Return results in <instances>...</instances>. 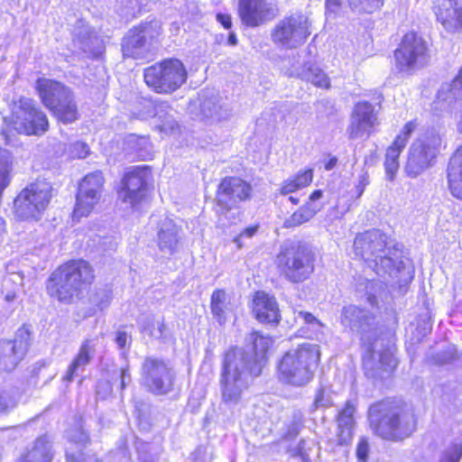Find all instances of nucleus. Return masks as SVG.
<instances>
[{
    "instance_id": "obj_61",
    "label": "nucleus",
    "mask_w": 462,
    "mask_h": 462,
    "mask_svg": "<svg viewBox=\"0 0 462 462\" xmlns=\"http://www.w3.org/2000/svg\"><path fill=\"white\" fill-rule=\"evenodd\" d=\"M326 7L328 12L336 14L340 7V3L338 0H326Z\"/></svg>"
},
{
    "instance_id": "obj_17",
    "label": "nucleus",
    "mask_w": 462,
    "mask_h": 462,
    "mask_svg": "<svg viewBox=\"0 0 462 462\" xmlns=\"http://www.w3.org/2000/svg\"><path fill=\"white\" fill-rule=\"evenodd\" d=\"M379 124L374 106L367 101L356 104L346 128L348 138L356 140L364 135L369 136Z\"/></svg>"
},
{
    "instance_id": "obj_56",
    "label": "nucleus",
    "mask_w": 462,
    "mask_h": 462,
    "mask_svg": "<svg viewBox=\"0 0 462 462\" xmlns=\"http://www.w3.org/2000/svg\"><path fill=\"white\" fill-rule=\"evenodd\" d=\"M188 13L193 19L199 17L201 14L199 3L196 0H188L186 3Z\"/></svg>"
},
{
    "instance_id": "obj_51",
    "label": "nucleus",
    "mask_w": 462,
    "mask_h": 462,
    "mask_svg": "<svg viewBox=\"0 0 462 462\" xmlns=\"http://www.w3.org/2000/svg\"><path fill=\"white\" fill-rule=\"evenodd\" d=\"M369 452V445L365 439H361L356 448V456L359 461L366 462Z\"/></svg>"
},
{
    "instance_id": "obj_4",
    "label": "nucleus",
    "mask_w": 462,
    "mask_h": 462,
    "mask_svg": "<svg viewBox=\"0 0 462 462\" xmlns=\"http://www.w3.org/2000/svg\"><path fill=\"white\" fill-rule=\"evenodd\" d=\"M368 417L374 433L384 439H403L415 430L413 414L406 406L395 402H380L373 404L369 408Z\"/></svg>"
},
{
    "instance_id": "obj_32",
    "label": "nucleus",
    "mask_w": 462,
    "mask_h": 462,
    "mask_svg": "<svg viewBox=\"0 0 462 462\" xmlns=\"http://www.w3.org/2000/svg\"><path fill=\"white\" fill-rule=\"evenodd\" d=\"M295 319L301 321L303 326L301 328L302 333L306 337L315 338L320 340L325 335V325L318 319L312 313L303 310H296Z\"/></svg>"
},
{
    "instance_id": "obj_20",
    "label": "nucleus",
    "mask_w": 462,
    "mask_h": 462,
    "mask_svg": "<svg viewBox=\"0 0 462 462\" xmlns=\"http://www.w3.org/2000/svg\"><path fill=\"white\" fill-rule=\"evenodd\" d=\"M239 15L244 24L257 27L276 16V11L266 0H239Z\"/></svg>"
},
{
    "instance_id": "obj_34",
    "label": "nucleus",
    "mask_w": 462,
    "mask_h": 462,
    "mask_svg": "<svg viewBox=\"0 0 462 462\" xmlns=\"http://www.w3.org/2000/svg\"><path fill=\"white\" fill-rule=\"evenodd\" d=\"M58 120L69 124L78 119V107L74 100L73 93L70 91L68 97H63L60 102L49 108Z\"/></svg>"
},
{
    "instance_id": "obj_24",
    "label": "nucleus",
    "mask_w": 462,
    "mask_h": 462,
    "mask_svg": "<svg viewBox=\"0 0 462 462\" xmlns=\"http://www.w3.org/2000/svg\"><path fill=\"white\" fill-rule=\"evenodd\" d=\"M435 14L448 31L462 27V0H437Z\"/></svg>"
},
{
    "instance_id": "obj_47",
    "label": "nucleus",
    "mask_w": 462,
    "mask_h": 462,
    "mask_svg": "<svg viewBox=\"0 0 462 462\" xmlns=\"http://www.w3.org/2000/svg\"><path fill=\"white\" fill-rule=\"evenodd\" d=\"M67 438L70 442L79 445H85L88 440V436L82 429L81 424H79L75 429L69 430Z\"/></svg>"
},
{
    "instance_id": "obj_19",
    "label": "nucleus",
    "mask_w": 462,
    "mask_h": 462,
    "mask_svg": "<svg viewBox=\"0 0 462 462\" xmlns=\"http://www.w3.org/2000/svg\"><path fill=\"white\" fill-rule=\"evenodd\" d=\"M30 345V334L21 328L13 341L0 343V371H12L26 354Z\"/></svg>"
},
{
    "instance_id": "obj_44",
    "label": "nucleus",
    "mask_w": 462,
    "mask_h": 462,
    "mask_svg": "<svg viewBox=\"0 0 462 462\" xmlns=\"http://www.w3.org/2000/svg\"><path fill=\"white\" fill-rule=\"evenodd\" d=\"M139 0H118L117 12L125 17H133L140 13Z\"/></svg>"
},
{
    "instance_id": "obj_3",
    "label": "nucleus",
    "mask_w": 462,
    "mask_h": 462,
    "mask_svg": "<svg viewBox=\"0 0 462 462\" xmlns=\"http://www.w3.org/2000/svg\"><path fill=\"white\" fill-rule=\"evenodd\" d=\"M354 251L380 276L388 274L397 278L398 274L407 273L411 278V272L406 270L402 250L378 229L358 234L354 240Z\"/></svg>"
},
{
    "instance_id": "obj_29",
    "label": "nucleus",
    "mask_w": 462,
    "mask_h": 462,
    "mask_svg": "<svg viewBox=\"0 0 462 462\" xmlns=\"http://www.w3.org/2000/svg\"><path fill=\"white\" fill-rule=\"evenodd\" d=\"M150 51V43L134 28L130 30L122 42L125 58L144 59Z\"/></svg>"
},
{
    "instance_id": "obj_28",
    "label": "nucleus",
    "mask_w": 462,
    "mask_h": 462,
    "mask_svg": "<svg viewBox=\"0 0 462 462\" xmlns=\"http://www.w3.org/2000/svg\"><path fill=\"white\" fill-rule=\"evenodd\" d=\"M447 179L450 193L462 199V145L452 154L447 167Z\"/></svg>"
},
{
    "instance_id": "obj_43",
    "label": "nucleus",
    "mask_w": 462,
    "mask_h": 462,
    "mask_svg": "<svg viewBox=\"0 0 462 462\" xmlns=\"http://www.w3.org/2000/svg\"><path fill=\"white\" fill-rule=\"evenodd\" d=\"M144 107L147 111L143 114L145 118L147 117H158L160 120L163 121L166 119V109L168 106L162 102L146 100L144 101Z\"/></svg>"
},
{
    "instance_id": "obj_39",
    "label": "nucleus",
    "mask_w": 462,
    "mask_h": 462,
    "mask_svg": "<svg viewBox=\"0 0 462 462\" xmlns=\"http://www.w3.org/2000/svg\"><path fill=\"white\" fill-rule=\"evenodd\" d=\"M166 327L163 319H155L152 316L146 317L141 322V332L152 338H162L165 335Z\"/></svg>"
},
{
    "instance_id": "obj_15",
    "label": "nucleus",
    "mask_w": 462,
    "mask_h": 462,
    "mask_svg": "<svg viewBox=\"0 0 462 462\" xmlns=\"http://www.w3.org/2000/svg\"><path fill=\"white\" fill-rule=\"evenodd\" d=\"M152 172L148 166L131 168L124 176L119 198L132 208H136L146 198Z\"/></svg>"
},
{
    "instance_id": "obj_57",
    "label": "nucleus",
    "mask_w": 462,
    "mask_h": 462,
    "mask_svg": "<svg viewBox=\"0 0 462 462\" xmlns=\"http://www.w3.org/2000/svg\"><path fill=\"white\" fill-rule=\"evenodd\" d=\"M131 374L129 372L128 365L122 367L120 369V388L121 390L125 389V387L131 383Z\"/></svg>"
},
{
    "instance_id": "obj_9",
    "label": "nucleus",
    "mask_w": 462,
    "mask_h": 462,
    "mask_svg": "<svg viewBox=\"0 0 462 462\" xmlns=\"http://www.w3.org/2000/svg\"><path fill=\"white\" fill-rule=\"evenodd\" d=\"M143 78L146 85L156 93L171 94L185 83L187 71L180 60L169 59L146 68Z\"/></svg>"
},
{
    "instance_id": "obj_12",
    "label": "nucleus",
    "mask_w": 462,
    "mask_h": 462,
    "mask_svg": "<svg viewBox=\"0 0 462 462\" xmlns=\"http://www.w3.org/2000/svg\"><path fill=\"white\" fill-rule=\"evenodd\" d=\"M11 124L17 133L27 135L43 134L49 127L46 115L28 97H20L14 102Z\"/></svg>"
},
{
    "instance_id": "obj_2",
    "label": "nucleus",
    "mask_w": 462,
    "mask_h": 462,
    "mask_svg": "<svg viewBox=\"0 0 462 462\" xmlns=\"http://www.w3.org/2000/svg\"><path fill=\"white\" fill-rule=\"evenodd\" d=\"M374 317L367 310L355 305L343 308L341 324L345 328L361 335V339L367 346L363 355L365 374L368 378L383 380L388 378L397 366V359L390 348L379 354L374 352L370 337L375 335Z\"/></svg>"
},
{
    "instance_id": "obj_25",
    "label": "nucleus",
    "mask_w": 462,
    "mask_h": 462,
    "mask_svg": "<svg viewBox=\"0 0 462 462\" xmlns=\"http://www.w3.org/2000/svg\"><path fill=\"white\" fill-rule=\"evenodd\" d=\"M95 354V343L93 339H86L80 346L79 352L69 365L62 380L70 383L76 376L81 374L90 364Z\"/></svg>"
},
{
    "instance_id": "obj_59",
    "label": "nucleus",
    "mask_w": 462,
    "mask_h": 462,
    "mask_svg": "<svg viewBox=\"0 0 462 462\" xmlns=\"http://www.w3.org/2000/svg\"><path fill=\"white\" fill-rule=\"evenodd\" d=\"M217 20L223 25L224 28H226V29L231 28L232 20H231V16L229 14H217Z\"/></svg>"
},
{
    "instance_id": "obj_14",
    "label": "nucleus",
    "mask_w": 462,
    "mask_h": 462,
    "mask_svg": "<svg viewBox=\"0 0 462 462\" xmlns=\"http://www.w3.org/2000/svg\"><path fill=\"white\" fill-rule=\"evenodd\" d=\"M143 385L150 393L162 395L170 393L174 384L175 372L169 362L163 359L148 356L141 367Z\"/></svg>"
},
{
    "instance_id": "obj_64",
    "label": "nucleus",
    "mask_w": 462,
    "mask_h": 462,
    "mask_svg": "<svg viewBox=\"0 0 462 462\" xmlns=\"http://www.w3.org/2000/svg\"><path fill=\"white\" fill-rule=\"evenodd\" d=\"M337 159L336 157H332L330 158L325 164V169L327 171H330L332 170L336 165H337Z\"/></svg>"
},
{
    "instance_id": "obj_49",
    "label": "nucleus",
    "mask_w": 462,
    "mask_h": 462,
    "mask_svg": "<svg viewBox=\"0 0 462 462\" xmlns=\"http://www.w3.org/2000/svg\"><path fill=\"white\" fill-rule=\"evenodd\" d=\"M111 300V294L106 290L98 291L95 297L92 298V302L96 304L100 310L107 307Z\"/></svg>"
},
{
    "instance_id": "obj_1",
    "label": "nucleus",
    "mask_w": 462,
    "mask_h": 462,
    "mask_svg": "<svg viewBox=\"0 0 462 462\" xmlns=\"http://www.w3.org/2000/svg\"><path fill=\"white\" fill-rule=\"evenodd\" d=\"M245 341L246 349L231 348L223 361L219 383L222 402L228 406L237 404L243 392L261 374L273 343L271 337L257 331L250 333Z\"/></svg>"
},
{
    "instance_id": "obj_35",
    "label": "nucleus",
    "mask_w": 462,
    "mask_h": 462,
    "mask_svg": "<svg viewBox=\"0 0 462 462\" xmlns=\"http://www.w3.org/2000/svg\"><path fill=\"white\" fill-rule=\"evenodd\" d=\"M313 180V171L311 169L299 171L296 175L283 180L279 189L282 196H287L299 189L308 187Z\"/></svg>"
},
{
    "instance_id": "obj_62",
    "label": "nucleus",
    "mask_w": 462,
    "mask_h": 462,
    "mask_svg": "<svg viewBox=\"0 0 462 462\" xmlns=\"http://www.w3.org/2000/svg\"><path fill=\"white\" fill-rule=\"evenodd\" d=\"M323 196V192L320 189L314 190L309 197L306 203L317 204L316 201L320 199Z\"/></svg>"
},
{
    "instance_id": "obj_58",
    "label": "nucleus",
    "mask_w": 462,
    "mask_h": 462,
    "mask_svg": "<svg viewBox=\"0 0 462 462\" xmlns=\"http://www.w3.org/2000/svg\"><path fill=\"white\" fill-rule=\"evenodd\" d=\"M88 37H83L82 40H79L80 42V49L84 52L90 51V44L93 42L94 40H97L96 36H93L91 33L87 31Z\"/></svg>"
},
{
    "instance_id": "obj_55",
    "label": "nucleus",
    "mask_w": 462,
    "mask_h": 462,
    "mask_svg": "<svg viewBox=\"0 0 462 462\" xmlns=\"http://www.w3.org/2000/svg\"><path fill=\"white\" fill-rule=\"evenodd\" d=\"M79 456H81V454L78 455L72 451H69V449L66 451V458L68 462H102L95 457H88L87 458L79 459Z\"/></svg>"
},
{
    "instance_id": "obj_8",
    "label": "nucleus",
    "mask_w": 462,
    "mask_h": 462,
    "mask_svg": "<svg viewBox=\"0 0 462 462\" xmlns=\"http://www.w3.org/2000/svg\"><path fill=\"white\" fill-rule=\"evenodd\" d=\"M50 182L37 180L24 188L14 201V216L20 220L38 221L51 199Z\"/></svg>"
},
{
    "instance_id": "obj_13",
    "label": "nucleus",
    "mask_w": 462,
    "mask_h": 462,
    "mask_svg": "<svg viewBox=\"0 0 462 462\" xmlns=\"http://www.w3.org/2000/svg\"><path fill=\"white\" fill-rule=\"evenodd\" d=\"M252 186L238 177H226L219 183L216 194L217 213L226 219H236V213L231 212L238 203L251 198Z\"/></svg>"
},
{
    "instance_id": "obj_30",
    "label": "nucleus",
    "mask_w": 462,
    "mask_h": 462,
    "mask_svg": "<svg viewBox=\"0 0 462 462\" xmlns=\"http://www.w3.org/2000/svg\"><path fill=\"white\" fill-rule=\"evenodd\" d=\"M101 193L94 189H86V184L79 183L73 218L79 219L88 216L100 200Z\"/></svg>"
},
{
    "instance_id": "obj_41",
    "label": "nucleus",
    "mask_w": 462,
    "mask_h": 462,
    "mask_svg": "<svg viewBox=\"0 0 462 462\" xmlns=\"http://www.w3.org/2000/svg\"><path fill=\"white\" fill-rule=\"evenodd\" d=\"M138 32L142 33L143 39L147 42L157 38L162 32V23L159 20L146 21L134 28Z\"/></svg>"
},
{
    "instance_id": "obj_42",
    "label": "nucleus",
    "mask_w": 462,
    "mask_h": 462,
    "mask_svg": "<svg viewBox=\"0 0 462 462\" xmlns=\"http://www.w3.org/2000/svg\"><path fill=\"white\" fill-rule=\"evenodd\" d=\"M18 403V392L16 390L0 391V415L13 411Z\"/></svg>"
},
{
    "instance_id": "obj_36",
    "label": "nucleus",
    "mask_w": 462,
    "mask_h": 462,
    "mask_svg": "<svg viewBox=\"0 0 462 462\" xmlns=\"http://www.w3.org/2000/svg\"><path fill=\"white\" fill-rule=\"evenodd\" d=\"M321 209L318 204L305 203L283 222V227L293 228L309 222Z\"/></svg>"
},
{
    "instance_id": "obj_54",
    "label": "nucleus",
    "mask_w": 462,
    "mask_h": 462,
    "mask_svg": "<svg viewBox=\"0 0 462 462\" xmlns=\"http://www.w3.org/2000/svg\"><path fill=\"white\" fill-rule=\"evenodd\" d=\"M369 184V178L366 172L359 176L358 182L355 186V192L356 198H360L365 191V187Z\"/></svg>"
},
{
    "instance_id": "obj_45",
    "label": "nucleus",
    "mask_w": 462,
    "mask_h": 462,
    "mask_svg": "<svg viewBox=\"0 0 462 462\" xmlns=\"http://www.w3.org/2000/svg\"><path fill=\"white\" fill-rule=\"evenodd\" d=\"M104 179L101 171H94L86 175L80 184H86V189L102 192Z\"/></svg>"
},
{
    "instance_id": "obj_38",
    "label": "nucleus",
    "mask_w": 462,
    "mask_h": 462,
    "mask_svg": "<svg viewBox=\"0 0 462 462\" xmlns=\"http://www.w3.org/2000/svg\"><path fill=\"white\" fill-rule=\"evenodd\" d=\"M356 411L355 406L347 402L344 409L339 412L337 417V425L341 430V436L344 439L350 438L352 430L355 425L354 413Z\"/></svg>"
},
{
    "instance_id": "obj_21",
    "label": "nucleus",
    "mask_w": 462,
    "mask_h": 462,
    "mask_svg": "<svg viewBox=\"0 0 462 462\" xmlns=\"http://www.w3.org/2000/svg\"><path fill=\"white\" fill-rule=\"evenodd\" d=\"M183 232L171 218L164 217L157 225L156 244L164 255H172L180 247Z\"/></svg>"
},
{
    "instance_id": "obj_23",
    "label": "nucleus",
    "mask_w": 462,
    "mask_h": 462,
    "mask_svg": "<svg viewBox=\"0 0 462 462\" xmlns=\"http://www.w3.org/2000/svg\"><path fill=\"white\" fill-rule=\"evenodd\" d=\"M253 313L263 324L276 326L281 320V313L276 299L264 291H257L253 300Z\"/></svg>"
},
{
    "instance_id": "obj_5",
    "label": "nucleus",
    "mask_w": 462,
    "mask_h": 462,
    "mask_svg": "<svg viewBox=\"0 0 462 462\" xmlns=\"http://www.w3.org/2000/svg\"><path fill=\"white\" fill-rule=\"evenodd\" d=\"M94 273L88 263L74 260L54 271L47 282L48 294L60 302L69 303L93 282Z\"/></svg>"
},
{
    "instance_id": "obj_50",
    "label": "nucleus",
    "mask_w": 462,
    "mask_h": 462,
    "mask_svg": "<svg viewBox=\"0 0 462 462\" xmlns=\"http://www.w3.org/2000/svg\"><path fill=\"white\" fill-rule=\"evenodd\" d=\"M115 341L117 347L122 351V356H125V348L130 346L131 337L125 332L118 330Z\"/></svg>"
},
{
    "instance_id": "obj_6",
    "label": "nucleus",
    "mask_w": 462,
    "mask_h": 462,
    "mask_svg": "<svg viewBox=\"0 0 462 462\" xmlns=\"http://www.w3.org/2000/svg\"><path fill=\"white\" fill-rule=\"evenodd\" d=\"M319 346L304 342L287 351L278 365V378L292 386H304L313 378L319 362Z\"/></svg>"
},
{
    "instance_id": "obj_40",
    "label": "nucleus",
    "mask_w": 462,
    "mask_h": 462,
    "mask_svg": "<svg viewBox=\"0 0 462 462\" xmlns=\"http://www.w3.org/2000/svg\"><path fill=\"white\" fill-rule=\"evenodd\" d=\"M349 7L356 13L373 14L379 10L384 0H346Z\"/></svg>"
},
{
    "instance_id": "obj_37",
    "label": "nucleus",
    "mask_w": 462,
    "mask_h": 462,
    "mask_svg": "<svg viewBox=\"0 0 462 462\" xmlns=\"http://www.w3.org/2000/svg\"><path fill=\"white\" fill-rule=\"evenodd\" d=\"M200 106L202 113L207 117L222 120L227 118L229 116V110L226 107L225 102L219 97H211L204 99Z\"/></svg>"
},
{
    "instance_id": "obj_60",
    "label": "nucleus",
    "mask_w": 462,
    "mask_h": 462,
    "mask_svg": "<svg viewBox=\"0 0 462 462\" xmlns=\"http://www.w3.org/2000/svg\"><path fill=\"white\" fill-rule=\"evenodd\" d=\"M9 282L15 283L17 288L21 287L23 285V276L20 273H12L5 280V286Z\"/></svg>"
},
{
    "instance_id": "obj_22",
    "label": "nucleus",
    "mask_w": 462,
    "mask_h": 462,
    "mask_svg": "<svg viewBox=\"0 0 462 462\" xmlns=\"http://www.w3.org/2000/svg\"><path fill=\"white\" fill-rule=\"evenodd\" d=\"M417 123L415 121L408 122L402 133L396 136L393 144L387 149L385 154L384 167L387 179L393 180L399 169V156L406 146L411 134L415 131Z\"/></svg>"
},
{
    "instance_id": "obj_31",
    "label": "nucleus",
    "mask_w": 462,
    "mask_h": 462,
    "mask_svg": "<svg viewBox=\"0 0 462 462\" xmlns=\"http://www.w3.org/2000/svg\"><path fill=\"white\" fill-rule=\"evenodd\" d=\"M52 459L51 445L47 437L38 438L21 455L19 462H51Z\"/></svg>"
},
{
    "instance_id": "obj_63",
    "label": "nucleus",
    "mask_w": 462,
    "mask_h": 462,
    "mask_svg": "<svg viewBox=\"0 0 462 462\" xmlns=\"http://www.w3.org/2000/svg\"><path fill=\"white\" fill-rule=\"evenodd\" d=\"M305 440H300L298 444V454L302 457L303 458L308 456L307 452L305 451Z\"/></svg>"
},
{
    "instance_id": "obj_33",
    "label": "nucleus",
    "mask_w": 462,
    "mask_h": 462,
    "mask_svg": "<svg viewBox=\"0 0 462 462\" xmlns=\"http://www.w3.org/2000/svg\"><path fill=\"white\" fill-rule=\"evenodd\" d=\"M298 77L313 86L321 88H330V79L327 73L316 63L306 62L298 71Z\"/></svg>"
},
{
    "instance_id": "obj_26",
    "label": "nucleus",
    "mask_w": 462,
    "mask_h": 462,
    "mask_svg": "<svg viewBox=\"0 0 462 462\" xmlns=\"http://www.w3.org/2000/svg\"><path fill=\"white\" fill-rule=\"evenodd\" d=\"M36 88L42 103L48 108L53 106L54 104L60 102L63 97H68L71 91L63 84L45 78L37 80Z\"/></svg>"
},
{
    "instance_id": "obj_52",
    "label": "nucleus",
    "mask_w": 462,
    "mask_h": 462,
    "mask_svg": "<svg viewBox=\"0 0 462 462\" xmlns=\"http://www.w3.org/2000/svg\"><path fill=\"white\" fill-rule=\"evenodd\" d=\"M257 231V226H249L242 231L237 236L234 238V243L237 245L238 248H241L243 245L244 238H251L255 235Z\"/></svg>"
},
{
    "instance_id": "obj_16",
    "label": "nucleus",
    "mask_w": 462,
    "mask_h": 462,
    "mask_svg": "<svg viewBox=\"0 0 462 462\" xmlns=\"http://www.w3.org/2000/svg\"><path fill=\"white\" fill-rule=\"evenodd\" d=\"M396 64L401 70L407 71L426 61L427 47L421 37L414 32L406 33L395 51Z\"/></svg>"
},
{
    "instance_id": "obj_18",
    "label": "nucleus",
    "mask_w": 462,
    "mask_h": 462,
    "mask_svg": "<svg viewBox=\"0 0 462 462\" xmlns=\"http://www.w3.org/2000/svg\"><path fill=\"white\" fill-rule=\"evenodd\" d=\"M437 99V105L451 115L462 134V68L451 84L441 87Z\"/></svg>"
},
{
    "instance_id": "obj_48",
    "label": "nucleus",
    "mask_w": 462,
    "mask_h": 462,
    "mask_svg": "<svg viewBox=\"0 0 462 462\" xmlns=\"http://www.w3.org/2000/svg\"><path fill=\"white\" fill-rule=\"evenodd\" d=\"M462 457V447L459 444H455L447 448L439 462H459Z\"/></svg>"
},
{
    "instance_id": "obj_10",
    "label": "nucleus",
    "mask_w": 462,
    "mask_h": 462,
    "mask_svg": "<svg viewBox=\"0 0 462 462\" xmlns=\"http://www.w3.org/2000/svg\"><path fill=\"white\" fill-rule=\"evenodd\" d=\"M441 143L439 134L434 128L420 134L410 148L405 171L410 177H417L428 169L435 159Z\"/></svg>"
},
{
    "instance_id": "obj_53",
    "label": "nucleus",
    "mask_w": 462,
    "mask_h": 462,
    "mask_svg": "<svg viewBox=\"0 0 462 462\" xmlns=\"http://www.w3.org/2000/svg\"><path fill=\"white\" fill-rule=\"evenodd\" d=\"M314 406L316 409L328 407L330 404V399L325 395L324 390L319 389L314 400Z\"/></svg>"
},
{
    "instance_id": "obj_46",
    "label": "nucleus",
    "mask_w": 462,
    "mask_h": 462,
    "mask_svg": "<svg viewBox=\"0 0 462 462\" xmlns=\"http://www.w3.org/2000/svg\"><path fill=\"white\" fill-rule=\"evenodd\" d=\"M68 153L70 158L83 159L89 153V147L87 143L82 142H75L69 145Z\"/></svg>"
},
{
    "instance_id": "obj_7",
    "label": "nucleus",
    "mask_w": 462,
    "mask_h": 462,
    "mask_svg": "<svg viewBox=\"0 0 462 462\" xmlns=\"http://www.w3.org/2000/svg\"><path fill=\"white\" fill-rule=\"evenodd\" d=\"M315 254L301 242L287 241L281 246L276 264L286 280L298 283L306 281L314 272Z\"/></svg>"
},
{
    "instance_id": "obj_27",
    "label": "nucleus",
    "mask_w": 462,
    "mask_h": 462,
    "mask_svg": "<svg viewBox=\"0 0 462 462\" xmlns=\"http://www.w3.org/2000/svg\"><path fill=\"white\" fill-rule=\"evenodd\" d=\"M210 310L220 325L225 324L235 310L231 295L224 290H215L211 294Z\"/></svg>"
},
{
    "instance_id": "obj_11",
    "label": "nucleus",
    "mask_w": 462,
    "mask_h": 462,
    "mask_svg": "<svg viewBox=\"0 0 462 462\" xmlns=\"http://www.w3.org/2000/svg\"><path fill=\"white\" fill-rule=\"evenodd\" d=\"M310 23L307 16L300 13L284 16L273 28V42L287 50L302 45L310 35Z\"/></svg>"
}]
</instances>
